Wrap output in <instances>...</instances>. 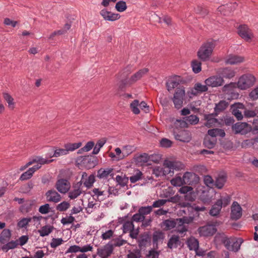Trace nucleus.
<instances>
[{
  "label": "nucleus",
  "instance_id": "1",
  "mask_svg": "<svg viewBox=\"0 0 258 258\" xmlns=\"http://www.w3.org/2000/svg\"><path fill=\"white\" fill-rule=\"evenodd\" d=\"M215 47V41L209 39L203 43L197 52L198 57L203 61H206L211 56Z\"/></svg>",
  "mask_w": 258,
  "mask_h": 258
},
{
  "label": "nucleus",
  "instance_id": "2",
  "mask_svg": "<svg viewBox=\"0 0 258 258\" xmlns=\"http://www.w3.org/2000/svg\"><path fill=\"white\" fill-rule=\"evenodd\" d=\"M149 72V69L147 68H144L140 70L139 71L133 74L131 77L128 78H124L120 80L118 83V88L122 90L124 89L127 86H130L137 81L140 80Z\"/></svg>",
  "mask_w": 258,
  "mask_h": 258
},
{
  "label": "nucleus",
  "instance_id": "3",
  "mask_svg": "<svg viewBox=\"0 0 258 258\" xmlns=\"http://www.w3.org/2000/svg\"><path fill=\"white\" fill-rule=\"evenodd\" d=\"M255 82V78L251 74L242 75L237 83V87L241 90H246L252 86Z\"/></svg>",
  "mask_w": 258,
  "mask_h": 258
},
{
  "label": "nucleus",
  "instance_id": "4",
  "mask_svg": "<svg viewBox=\"0 0 258 258\" xmlns=\"http://www.w3.org/2000/svg\"><path fill=\"white\" fill-rule=\"evenodd\" d=\"M55 187L60 193L64 194L69 190L71 184L68 180L61 178L56 181Z\"/></svg>",
  "mask_w": 258,
  "mask_h": 258
},
{
  "label": "nucleus",
  "instance_id": "5",
  "mask_svg": "<svg viewBox=\"0 0 258 258\" xmlns=\"http://www.w3.org/2000/svg\"><path fill=\"white\" fill-rule=\"evenodd\" d=\"M232 128L235 134L245 135L250 131L249 125L246 122H237L232 126Z\"/></svg>",
  "mask_w": 258,
  "mask_h": 258
},
{
  "label": "nucleus",
  "instance_id": "6",
  "mask_svg": "<svg viewBox=\"0 0 258 258\" xmlns=\"http://www.w3.org/2000/svg\"><path fill=\"white\" fill-rule=\"evenodd\" d=\"M184 81L180 76H175L168 80L166 83V86L168 91H171L175 88H178V86L182 84Z\"/></svg>",
  "mask_w": 258,
  "mask_h": 258
},
{
  "label": "nucleus",
  "instance_id": "7",
  "mask_svg": "<svg viewBox=\"0 0 258 258\" xmlns=\"http://www.w3.org/2000/svg\"><path fill=\"white\" fill-rule=\"evenodd\" d=\"M175 139L181 142L188 143L191 139L190 133L186 130H182L178 133H174Z\"/></svg>",
  "mask_w": 258,
  "mask_h": 258
},
{
  "label": "nucleus",
  "instance_id": "8",
  "mask_svg": "<svg viewBox=\"0 0 258 258\" xmlns=\"http://www.w3.org/2000/svg\"><path fill=\"white\" fill-rule=\"evenodd\" d=\"M243 242L241 238H230L229 241V245L226 248L230 251L237 252L240 248V246Z\"/></svg>",
  "mask_w": 258,
  "mask_h": 258
},
{
  "label": "nucleus",
  "instance_id": "9",
  "mask_svg": "<svg viewBox=\"0 0 258 258\" xmlns=\"http://www.w3.org/2000/svg\"><path fill=\"white\" fill-rule=\"evenodd\" d=\"M238 34L245 40L248 41L251 39L252 33L247 25H240L238 28Z\"/></svg>",
  "mask_w": 258,
  "mask_h": 258
},
{
  "label": "nucleus",
  "instance_id": "10",
  "mask_svg": "<svg viewBox=\"0 0 258 258\" xmlns=\"http://www.w3.org/2000/svg\"><path fill=\"white\" fill-rule=\"evenodd\" d=\"M198 231L201 235L203 236H209L216 233L217 229L215 226L210 225L199 227Z\"/></svg>",
  "mask_w": 258,
  "mask_h": 258
},
{
  "label": "nucleus",
  "instance_id": "11",
  "mask_svg": "<svg viewBox=\"0 0 258 258\" xmlns=\"http://www.w3.org/2000/svg\"><path fill=\"white\" fill-rule=\"evenodd\" d=\"M205 83L208 86L215 87L222 86L224 83V80L221 77L213 76L207 79Z\"/></svg>",
  "mask_w": 258,
  "mask_h": 258
},
{
  "label": "nucleus",
  "instance_id": "12",
  "mask_svg": "<svg viewBox=\"0 0 258 258\" xmlns=\"http://www.w3.org/2000/svg\"><path fill=\"white\" fill-rule=\"evenodd\" d=\"M242 216V208L236 202H234L231 206V219L237 220Z\"/></svg>",
  "mask_w": 258,
  "mask_h": 258
},
{
  "label": "nucleus",
  "instance_id": "13",
  "mask_svg": "<svg viewBox=\"0 0 258 258\" xmlns=\"http://www.w3.org/2000/svg\"><path fill=\"white\" fill-rule=\"evenodd\" d=\"M100 14L105 20L108 21H114L119 19L120 17L119 14L112 13L107 11L106 9L102 10Z\"/></svg>",
  "mask_w": 258,
  "mask_h": 258
},
{
  "label": "nucleus",
  "instance_id": "14",
  "mask_svg": "<svg viewBox=\"0 0 258 258\" xmlns=\"http://www.w3.org/2000/svg\"><path fill=\"white\" fill-rule=\"evenodd\" d=\"M45 196L48 202L58 203L61 199V196L54 189L48 190L45 194Z\"/></svg>",
  "mask_w": 258,
  "mask_h": 258
},
{
  "label": "nucleus",
  "instance_id": "15",
  "mask_svg": "<svg viewBox=\"0 0 258 258\" xmlns=\"http://www.w3.org/2000/svg\"><path fill=\"white\" fill-rule=\"evenodd\" d=\"M217 116L216 113L205 114L204 119L206 122L204 125L208 128L215 126V124L218 122V119L215 118Z\"/></svg>",
  "mask_w": 258,
  "mask_h": 258
},
{
  "label": "nucleus",
  "instance_id": "16",
  "mask_svg": "<svg viewBox=\"0 0 258 258\" xmlns=\"http://www.w3.org/2000/svg\"><path fill=\"white\" fill-rule=\"evenodd\" d=\"M112 252V246L110 245V242H109L103 248H98L97 254L101 257H108L111 254Z\"/></svg>",
  "mask_w": 258,
  "mask_h": 258
},
{
  "label": "nucleus",
  "instance_id": "17",
  "mask_svg": "<svg viewBox=\"0 0 258 258\" xmlns=\"http://www.w3.org/2000/svg\"><path fill=\"white\" fill-rule=\"evenodd\" d=\"M244 61V57L235 54H230L225 60L227 64H235L241 63Z\"/></svg>",
  "mask_w": 258,
  "mask_h": 258
},
{
  "label": "nucleus",
  "instance_id": "18",
  "mask_svg": "<svg viewBox=\"0 0 258 258\" xmlns=\"http://www.w3.org/2000/svg\"><path fill=\"white\" fill-rule=\"evenodd\" d=\"M113 169L112 168H108L106 169L100 168L97 171V177L100 179H102L107 178L109 175L113 176Z\"/></svg>",
  "mask_w": 258,
  "mask_h": 258
},
{
  "label": "nucleus",
  "instance_id": "19",
  "mask_svg": "<svg viewBox=\"0 0 258 258\" xmlns=\"http://www.w3.org/2000/svg\"><path fill=\"white\" fill-rule=\"evenodd\" d=\"M178 224V221L174 220H165L161 223V226L165 231L170 230Z\"/></svg>",
  "mask_w": 258,
  "mask_h": 258
},
{
  "label": "nucleus",
  "instance_id": "20",
  "mask_svg": "<svg viewBox=\"0 0 258 258\" xmlns=\"http://www.w3.org/2000/svg\"><path fill=\"white\" fill-rule=\"evenodd\" d=\"M208 85H202L200 83L195 84L191 93L194 95H197L199 93H203L208 91Z\"/></svg>",
  "mask_w": 258,
  "mask_h": 258
},
{
  "label": "nucleus",
  "instance_id": "21",
  "mask_svg": "<svg viewBox=\"0 0 258 258\" xmlns=\"http://www.w3.org/2000/svg\"><path fill=\"white\" fill-rule=\"evenodd\" d=\"M150 237L148 233L145 232L144 234L140 236L138 240V245L140 248L145 247L149 241H150Z\"/></svg>",
  "mask_w": 258,
  "mask_h": 258
},
{
  "label": "nucleus",
  "instance_id": "22",
  "mask_svg": "<svg viewBox=\"0 0 258 258\" xmlns=\"http://www.w3.org/2000/svg\"><path fill=\"white\" fill-rule=\"evenodd\" d=\"M199 118L195 115H190L186 117L185 121H182L180 124L183 127H186L187 124H196L199 122Z\"/></svg>",
  "mask_w": 258,
  "mask_h": 258
},
{
  "label": "nucleus",
  "instance_id": "23",
  "mask_svg": "<svg viewBox=\"0 0 258 258\" xmlns=\"http://www.w3.org/2000/svg\"><path fill=\"white\" fill-rule=\"evenodd\" d=\"M180 243L179 236L173 235L168 241L167 246L170 249H172L173 247L177 248L178 245L180 244Z\"/></svg>",
  "mask_w": 258,
  "mask_h": 258
},
{
  "label": "nucleus",
  "instance_id": "24",
  "mask_svg": "<svg viewBox=\"0 0 258 258\" xmlns=\"http://www.w3.org/2000/svg\"><path fill=\"white\" fill-rule=\"evenodd\" d=\"M132 72V67L131 66H127L117 74L116 77L117 79H120V80L124 78H128L127 76Z\"/></svg>",
  "mask_w": 258,
  "mask_h": 258
},
{
  "label": "nucleus",
  "instance_id": "25",
  "mask_svg": "<svg viewBox=\"0 0 258 258\" xmlns=\"http://www.w3.org/2000/svg\"><path fill=\"white\" fill-rule=\"evenodd\" d=\"M208 135L213 138H215L217 136L223 138L225 136V133L222 129L215 128L209 130L208 131Z\"/></svg>",
  "mask_w": 258,
  "mask_h": 258
},
{
  "label": "nucleus",
  "instance_id": "26",
  "mask_svg": "<svg viewBox=\"0 0 258 258\" xmlns=\"http://www.w3.org/2000/svg\"><path fill=\"white\" fill-rule=\"evenodd\" d=\"M11 233L9 229H4L0 234V243L5 244L11 238Z\"/></svg>",
  "mask_w": 258,
  "mask_h": 258
},
{
  "label": "nucleus",
  "instance_id": "27",
  "mask_svg": "<svg viewBox=\"0 0 258 258\" xmlns=\"http://www.w3.org/2000/svg\"><path fill=\"white\" fill-rule=\"evenodd\" d=\"M178 164L181 165L180 163L168 160H165L164 163V167H165V169H168L169 172H171V169L179 170L180 167L178 166Z\"/></svg>",
  "mask_w": 258,
  "mask_h": 258
},
{
  "label": "nucleus",
  "instance_id": "28",
  "mask_svg": "<svg viewBox=\"0 0 258 258\" xmlns=\"http://www.w3.org/2000/svg\"><path fill=\"white\" fill-rule=\"evenodd\" d=\"M186 244L190 250H197L199 246V242L195 237H190L187 240Z\"/></svg>",
  "mask_w": 258,
  "mask_h": 258
},
{
  "label": "nucleus",
  "instance_id": "29",
  "mask_svg": "<svg viewBox=\"0 0 258 258\" xmlns=\"http://www.w3.org/2000/svg\"><path fill=\"white\" fill-rule=\"evenodd\" d=\"M153 156H149L147 153H143L140 154V155H138L135 157V161L140 163H147L149 161H154L153 159H151V158H153Z\"/></svg>",
  "mask_w": 258,
  "mask_h": 258
},
{
  "label": "nucleus",
  "instance_id": "30",
  "mask_svg": "<svg viewBox=\"0 0 258 258\" xmlns=\"http://www.w3.org/2000/svg\"><path fill=\"white\" fill-rule=\"evenodd\" d=\"M228 104L224 100H221L218 103L216 104L214 108V113H216L217 115L224 111L228 106Z\"/></svg>",
  "mask_w": 258,
  "mask_h": 258
},
{
  "label": "nucleus",
  "instance_id": "31",
  "mask_svg": "<svg viewBox=\"0 0 258 258\" xmlns=\"http://www.w3.org/2000/svg\"><path fill=\"white\" fill-rule=\"evenodd\" d=\"M230 238H228L224 233H218L215 237V240L219 243H223L225 247L229 245V241Z\"/></svg>",
  "mask_w": 258,
  "mask_h": 258
},
{
  "label": "nucleus",
  "instance_id": "32",
  "mask_svg": "<svg viewBox=\"0 0 258 258\" xmlns=\"http://www.w3.org/2000/svg\"><path fill=\"white\" fill-rule=\"evenodd\" d=\"M230 5V7H229L228 5L220 6L218 8L217 10L221 13H223L224 15H228V12L226 11V9H229L230 8L231 11H233L236 9L238 4L237 3L235 2L233 4H231Z\"/></svg>",
  "mask_w": 258,
  "mask_h": 258
},
{
  "label": "nucleus",
  "instance_id": "33",
  "mask_svg": "<svg viewBox=\"0 0 258 258\" xmlns=\"http://www.w3.org/2000/svg\"><path fill=\"white\" fill-rule=\"evenodd\" d=\"M68 152L66 149H52L51 153L47 154V158H52L53 157H58L61 155H67Z\"/></svg>",
  "mask_w": 258,
  "mask_h": 258
},
{
  "label": "nucleus",
  "instance_id": "34",
  "mask_svg": "<svg viewBox=\"0 0 258 258\" xmlns=\"http://www.w3.org/2000/svg\"><path fill=\"white\" fill-rule=\"evenodd\" d=\"M54 229V228L53 226L45 225L38 230V232L39 233L41 236L44 237L48 235Z\"/></svg>",
  "mask_w": 258,
  "mask_h": 258
},
{
  "label": "nucleus",
  "instance_id": "35",
  "mask_svg": "<svg viewBox=\"0 0 258 258\" xmlns=\"http://www.w3.org/2000/svg\"><path fill=\"white\" fill-rule=\"evenodd\" d=\"M221 73L223 77L228 79H231L235 75V71L229 68L223 69Z\"/></svg>",
  "mask_w": 258,
  "mask_h": 258
},
{
  "label": "nucleus",
  "instance_id": "36",
  "mask_svg": "<svg viewBox=\"0 0 258 258\" xmlns=\"http://www.w3.org/2000/svg\"><path fill=\"white\" fill-rule=\"evenodd\" d=\"M216 143V139L211 140L208 136H206L203 141V145L205 147L211 149L215 147Z\"/></svg>",
  "mask_w": 258,
  "mask_h": 258
},
{
  "label": "nucleus",
  "instance_id": "37",
  "mask_svg": "<svg viewBox=\"0 0 258 258\" xmlns=\"http://www.w3.org/2000/svg\"><path fill=\"white\" fill-rule=\"evenodd\" d=\"M222 207L220 205V201L217 202L213 205L211 209L210 210L209 214L213 216H217L219 214Z\"/></svg>",
  "mask_w": 258,
  "mask_h": 258
},
{
  "label": "nucleus",
  "instance_id": "38",
  "mask_svg": "<svg viewBox=\"0 0 258 258\" xmlns=\"http://www.w3.org/2000/svg\"><path fill=\"white\" fill-rule=\"evenodd\" d=\"M230 201L231 197L228 195H225L224 196H221L220 198L217 202L220 201V205L222 208L228 206L230 204Z\"/></svg>",
  "mask_w": 258,
  "mask_h": 258
},
{
  "label": "nucleus",
  "instance_id": "39",
  "mask_svg": "<svg viewBox=\"0 0 258 258\" xmlns=\"http://www.w3.org/2000/svg\"><path fill=\"white\" fill-rule=\"evenodd\" d=\"M82 145L81 142L75 143H67L64 144V147L67 150V152L74 151V150L79 148Z\"/></svg>",
  "mask_w": 258,
  "mask_h": 258
},
{
  "label": "nucleus",
  "instance_id": "40",
  "mask_svg": "<svg viewBox=\"0 0 258 258\" xmlns=\"http://www.w3.org/2000/svg\"><path fill=\"white\" fill-rule=\"evenodd\" d=\"M200 199L205 204L209 205L212 201V197L209 191H203L200 195Z\"/></svg>",
  "mask_w": 258,
  "mask_h": 258
},
{
  "label": "nucleus",
  "instance_id": "41",
  "mask_svg": "<svg viewBox=\"0 0 258 258\" xmlns=\"http://www.w3.org/2000/svg\"><path fill=\"white\" fill-rule=\"evenodd\" d=\"M196 176V174L191 172H186L182 176V180L184 184H190L192 182V179Z\"/></svg>",
  "mask_w": 258,
  "mask_h": 258
},
{
  "label": "nucleus",
  "instance_id": "42",
  "mask_svg": "<svg viewBox=\"0 0 258 258\" xmlns=\"http://www.w3.org/2000/svg\"><path fill=\"white\" fill-rule=\"evenodd\" d=\"M18 244H19V243H18L17 240H16V241L12 240L10 242H7L6 244H4L2 247V249L3 250L7 252L9 249H14V248H16L18 245Z\"/></svg>",
  "mask_w": 258,
  "mask_h": 258
},
{
  "label": "nucleus",
  "instance_id": "43",
  "mask_svg": "<svg viewBox=\"0 0 258 258\" xmlns=\"http://www.w3.org/2000/svg\"><path fill=\"white\" fill-rule=\"evenodd\" d=\"M226 181V177L225 175H222L217 178L215 185L219 189H221Z\"/></svg>",
  "mask_w": 258,
  "mask_h": 258
},
{
  "label": "nucleus",
  "instance_id": "44",
  "mask_svg": "<svg viewBox=\"0 0 258 258\" xmlns=\"http://www.w3.org/2000/svg\"><path fill=\"white\" fill-rule=\"evenodd\" d=\"M83 161L84 163H88L90 166L92 167H94L97 163L96 158L91 155L85 156L83 158Z\"/></svg>",
  "mask_w": 258,
  "mask_h": 258
},
{
  "label": "nucleus",
  "instance_id": "45",
  "mask_svg": "<svg viewBox=\"0 0 258 258\" xmlns=\"http://www.w3.org/2000/svg\"><path fill=\"white\" fill-rule=\"evenodd\" d=\"M3 97L8 104V107L11 109H14L15 103L13 97L7 93H3Z\"/></svg>",
  "mask_w": 258,
  "mask_h": 258
},
{
  "label": "nucleus",
  "instance_id": "46",
  "mask_svg": "<svg viewBox=\"0 0 258 258\" xmlns=\"http://www.w3.org/2000/svg\"><path fill=\"white\" fill-rule=\"evenodd\" d=\"M165 238V234L161 230L155 231L153 234V241L163 240Z\"/></svg>",
  "mask_w": 258,
  "mask_h": 258
},
{
  "label": "nucleus",
  "instance_id": "47",
  "mask_svg": "<svg viewBox=\"0 0 258 258\" xmlns=\"http://www.w3.org/2000/svg\"><path fill=\"white\" fill-rule=\"evenodd\" d=\"M95 181V176L94 174H91L84 181V185L89 188L93 186L94 182Z\"/></svg>",
  "mask_w": 258,
  "mask_h": 258
},
{
  "label": "nucleus",
  "instance_id": "48",
  "mask_svg": "<svg viewBox=\"0 0 258 258\" xmlns=\"http://www.w3.org/2000/svg\"><path fill=\"white\" fill-rule=\"evenodd\" d=\"M127 241L125 240L121 239L119 238H116L111 240L110 245L112 246V248H113V247H119L122 246Z\"/></svg>",
  "mask_w": 258,
  "mask_h": 258
},
{
  "label": "nucleus",
  "instance_id": "49",
  "mask_svg": "<svg viewBox=\"0 0 258 258\" xmlns=\"http://www.w3.org/2000/svg\"><path fill=\"white\" fill-rule=\"evenodd\" d=\"M195 12L197 14H199L203 17L208 15L209 12L208 10L205 7L200 6H197L195 8Z\"/></svg>",
  "mask_w": 258,
  "mask_h": 258
},
{
  "label": "nucleus",
  "instance_id": "50",
  "mask_svg": "<svg viewBox=\"0 0 258 258\" xmlns=\"http://www.w3.org/2000/svg\"><path fill=\"white\" fill-rule=\"evenodd\" d=\"M201 62L198 60H194L191 62V67L193 72L196 73H199L201 71Z\"/></svg>",
  "mask_w": 258,
  "mask_h": 258
},
{
  "label": "nucleus",
  "instance_id": "51",
  "mask_svg": "<svg viewBox=\"0 0 258 258\" xmlns=\"http://www.w3.org/2000/svg\"><path fill=\"white\" fill-rule=\"evenodd\" d=\"M116 180L121 186L124 187L128 183V178L125 175L123 177L120 175H117L116 177Z\"/></svg>",
  "mask_w": 258,
  "mask_h": 258
},
{
  "label": "nucleus",
  "instance_id": "52",
  "mask_svg": "<svg viewBox=\"0 0 258 258\" xmlns=\"http://www.w3.org/2000/svg\"><path fill=\"white\" fill-rule=\"evenodd\" d=\"M106 140L102 139L98 141L96 146L94 147L93 151L92 152L93 154H97L100 149L106 143Z\"/></svg>",
  "mask_w": 258,
  "mask_h": 258
},
{
  "label": "nucleus",
  "instance_id": "53",
  "mask_svg": "<svg viewBox=\"0 0 258 258\" xmlns=\"http://www.w3.org/2000/svg\"><path fill=\"white\" fill-rule=\"evenodd\" d=\"M115 9L119 12H122L127 9L126 3L123 1H120L116 3Z\"/></svg>",
  "mask_w": 258,
  "mask_h": 258
},
{
  "label": "nucleus",
  "instance_id": "54",
  "mask_svg": "<svg viewBox=\"0 0 258 258\" xmlns=\"http://www.w3.org/2000/svg\"><path fill=\"white\" fill-rule=\"evenodd\" d=\"M82 193V190L81 189L74 188L69 192V197L72 200H74L79 196Z\"/></svg>",
  "mask_w": 258,
  "mask_h": 258
},
{
  "label": "nucleus",
  "instance_id": "55",
  "mask_svg": "<svg viewBox=\"0 0 258 258\" xmlns=\"http://www.w3.org/2000/svg\"><path fill=\"white\" fill-rule=\"evenodd\" d=\"M152 209L153 207L151 206L141 207L139 208L138 212H139L143 217H145V215L150 214L152 212Z\"/></svg>",
  "mask_w": 258,
  "mask_h": 258
},
{
  "label": "nucleus",
  "instance_id": "56",
  "mask_svg": "<svg viewBox=\"0 0 258 258\" xmlns=\"http://www.w3.org/2000/svg\"><path fill=\"white\" fill-rule=\"evenodd\" d=\"M70 206V203L68 202H62L59 204L56 207L57 211L60 212L66 211Z\"/></svg>",
  "mask_w": 258,
  "mask_h": 258
},
{
  "label": "nucleus",
  "instance_id": "57",
  "mask_svg": "<svg viewBox=\"0 0 258 258\" xmlns=\"http://www.w3.org/2000/svg\"><path fill=\"white\" fill-rule=\"evenodd\" d=\"M171 184L175 186H180L184 183L182 177L176 176L170 181Z\"/></svg>",
  "mask_w": 258,
  "mask_h": 258
},
{
  "label": "nucleus",
  "instance_id": "58",
  "mask_svg": "<svg viewBox=\"0 0 258 258\" xmlns=\"http://www.w3.org/2000/svg\"><path fill=\"white\" fill-rule=\"evenodd\" d=\"M31 221L32 218H23L18 222L17 226L21 228L25 227Z\"/></svg>",
  "mask_w": 258,
  "mask_h": 258
},
{
  "label": "nucleus",
  "instance_id": "59",
  "mask_svg": "<svg viewBox=\"0 0 258 258\" xmlns=\"http://www.w3.org/2000/svg\"><path fill=\"white\" fill-rule=\"evenodd\" d=\"M138 106L139 101L138 100H135L130 104V107L132 109V111L134 113L136 114H138L140 112L138 108Z\"/></svg>",
  "mask_w": 258,
  "mask_h": 258
},
{
  "label": "nucleus",
  "instance_id": "60",
  "mask_svg": "<svg viewBox=\"0 0 258 258\" xmlns=\"http://www.w3.org/2000/svg\"><path fill=\"white\" fill-rule=\"evenodd\" d=\"M33 183L31 181H30L27 184L22 186L21 189L23 192L27 193L33 188Z\"/></svg>",
  "mask_w": 258,
  "mask_h": 258
},
{
  "label": "nucleus",
  "instance_id": "61",
  "mask_svg": "<svg viewBox=\"0 0 258 258\" xmlns=\"http://www.w3.org/2000/svg\"><path fill=\"white\" fill-rule=\"evenodd\" d=\"M184 96L185 91L184 88L183 87H179L176 89L173 97L184 99Z\"/></svg>",
  "mask_w": 258,
  "mask_h": 258
},
{
  "label": "nucleus",
  "instance_id": "62",
  "mask_svg": "<svg viewBox=\"0 0 258 258\" xmlns=\"http://www.w3.org/2000/svg\"><path fill=\"white\" fill-rule=\"evenodd\" d=\"M134 228V225L132 221H126L123 225V231L124 233H126L133 230Z\"/></svg>",
  "mask_w": 258,
  "mask_h": 258
},
{
  "label": "nucleus",
  "instance_id": "63",
  "mask_svg": "<svg viewBox=\"0 0 258 258\" xmlns=\"http://www.w3.org/2000/svg\"><path fill=\"white\" fill-rule=\"evenodd\" d=\"M258 111L256 109L250 110L247 108H245L244 111V115L246 117H253L256 116Z\"/></svg>",
  "mask_w": 258,
  "mask_h": 258
},
{
  "label": "nucleus",
  "instance_id": "64",
  "mask_svg": "<svg viewBox=\"0 0 258 258\" xmlns=\"http://www.w3.org/2000/svg\"><path fill=\"white\" fill-rule=\"evenodd\" d=\"M33 173L30 168L24 172L20 176V180L23 181L30 179L33 175Z\"/></svg>",
  "mask_w": 258,
  "mask_h": 258
}]
</instances>
